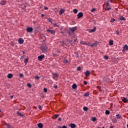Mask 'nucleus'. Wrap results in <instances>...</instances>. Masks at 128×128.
<instances>
[{"mask_svg": "<svg viewBox=\"0 0 128 128\" xmlns=\"http://www.w3.org/2000/svg\"><path fill=\"white\" fill-rule=\"evenodd\" d=\"M40 50L42 52H44V50H48V46H46V44H44L41 46Z\"/></svg>", "mask_w": 128, "mask_h": 128, "instance_id": "obj_1", "label": "nucleus"}, {"mask_svg": "<svg viewBox=\"0 0 128 128\" xmlns=\"http://www.w3.org/2000/svg\"><path fill=\"white\" fill-rule=\"evenodd\" d=\"M52 78H54V80H56V78H58V74L56 73H52Z\"/></svg>", "mask_w": 128, "mask_h": 128, "instance_id": "obj_2", "label": "nucleus"}, {"mask_svg": "<svg viewBox=\"0 0 128 128\" xmlns=\"http://www.w3.org/2000/svg\"><path fill=\"white\" fill-rule=\"evenodd\" d=\"M106 10H112V8L110 7V3L107 2L106 4Z\"/></svg>", "mask_w": 128, "mask_h": 128, "instance_id": "obj_3", "label": "nucleus"}, {"mask_svg": "<svg viewBox=\"0 0 128 128\" xmlns=\"http://www.w3.org/2000/svg\"><path fill=\"white\" fill-rule=\"evenodd\" d=\"M47 32H50L51 34H56V31L54 30H50V29H47L46 30Z\"/></svg>", "mask_w": 128, "mask_h": 128, "instance_id": "obj_4", "label": "nucleus"}, {"mask_svg": "<svg viewBox=\"0 0 128 128\" xmlns=\"http://www.w3.org/2000/svg\"><path fill=\"white\" fill-rule=\"evenodd\" d=\"M44 58V54L40 55L38 56V60L42 62V58Z\"/></svg>", "mask_w": 128, "mask_h": 128, "instance_id": "obj_5", "label": "nucleus"}, {"mask_svg": "<svg viewBox=\"0 0 128 128\" xmlns=\"http://www.w3.org/2000/svg\"><path fill=\"white\" fill-rule=\"evenodd\" d=\"M27 32H32V31L34 30V29L32 28L28 27L26 28Z\"/></svg>", "mask_w": 128, "mask_h": 128, "instance_id": "obj_6", "label": "nucleus"}, {"mask_svg": "<svg viewBox=\"0 0 128 128\" xmlns=\"http://www.w3.org/2000/svg\"><path fill=\"white\" fill-rule=\"evenodd\" d=\"M0 4L2 6H6V0H2L0 1Z\"/></svg>", "mask_w": 128, "mask_h": 128, "instance_id": "obj_7", "label": "nucleus"}, {"mask_svg": "<svg viewBox=\"0 0 128 128\" xmlns=\"http://www.w3.org/2000/svg\"><path fill=\"white\" fill-rule=\"evenodd\" d=\"M83 16H84V14L82 12H80L79 13H78L77 15L78 18H82Z\"/></svg>", "mask_w": 128, "mask_h": 128, "instance_id": "obj_8", "label": "nucleus"}, {"mask_svg": "<svg viewBox=\"0 0 128 128\" xmlns=\"http://www.w3.org/2000/svg\"><path fill=\"white\" fill-rule=\"evenodd\" d=\"M98 42H95L94 43H93L91 45V48H94V46H98Z\"/></svg>", "mask_w": 128, "mask_h": 128, "instance_id": "obj_9", "label": "nucleus"}, {"mask_svg": "<svg viewBox=\"0 0 128 128\" xmlns=\"http://www.w3.org/2000/svg\"><path fill=\"white\" fill-rule=\"evenodd\" d=\"M126 20V18L124 17V16H120V18H118L119 22H122V20Z\"/></svg>", "mask_w": 128, "mask_h": 128, "instance_id": "obj_10", "label": "nucleus"}, {"mask_svg": "<svg viewBox=\"0 0 128 128\" xmlns=\"http://www.w3.org/2000/svg\"><path fill=\"white\" fill-rule=\"evenodd\" d=\"M18 44H24V39L22 38H20L18 40Z\"/></svg>", "mask_w": 128, "mask_h": 128, "instance_id": "obj_11", "label": "nucleus"}, {"mask_svg": "<svg viewBox=\"0 0 128 128\" xmlns=\"http://www.w3.org/2000/svg\"><path fill=\"white\" fill-rule=\"evenodd\" d=\"M70 30L71 32H74L75 30H76V27L70 28Z\"/></svg>", "mask_w": 128, "mask_h": 128, "instance_id": "obj_12", "label": "nucleus"}, {"mask_svg": "<svg viewBox=\"0 0 128 128\" xmlns=\"http://www.w3.org/2000/svg\"><path fill=\"white\" fill-rule=\"evenodd\" d=\"M90 72L86 70V72H84V74L85 76H90Z\"/></svg>", "mask_w": 128, "mask_h": 128, "instance_id": "obj_13", "label": "nucleus"}, {"mask_svg": "<svg viewBox=\"0 0 128 128\" xmlns=\"http://www.w3.org/2000/svg\"><path fill=\"white\" fill-rule=\"evenodd\" d=\"M96 30V27L94 26V29H90L88 30L89 32H94Z\"/></svg>", "mask_w": 128, "mask_h": 128, "instance_id": "obj_14", "label": "nucleus"}, {"mask_svg": "<svg viewBox=\"0 0 128 128\" xmlns=\"http://www.w3.org/2000/svg\"><path fill=\"white\" fill-rule=\"evenodd\" d=\"M37 126H38V128H44V125L42 124V123H38L37 124Z\"/></svg>", "mask_w": 128, "mask_h": 128, "instance_id": "obj_15", "label": "nucleus"}, {"mask_svg": "<svg viewBox=\"0 0 128 128\" xmlns=\"http://www.w3.org/2000/svg\"><path fill=\"white\" fill-rule=\"evenodd\" d=\"M72 88L73 90H76V88H78V86H76V84H73Z\"/></svg>", "mask_w": 128, "mask_h": 128, "instance_id": "obj_16", "label": "nucleus"}, {"mask_svg": "<svg viewBox=\"0 0 128 128\" xmlns=\"http://www.w3.org/2000/svg\"><path fill=\"white\" fill-rule=\"evenodd\" d=\"M12 76H14V75H12V74H8L7 76V78H12Z\"/></svg>", "mask_w": 128, "mask_h": 128, "instance_id": "obj_17", "label": "nucleus"}, {"mask_svg": "<svg viewBox=\"0 0 128 128\" xmlns=\"http://www.w3.org/2000/svg\"><path fill=\"white\" fill-rule=\"evenodd\" d=\"M122 48H124L125 50H128V44H125L124 47H122Z\"/></svg>", "mask_w": 128, "mask_h": 128, "instance_id": "obj_18", "label": "nucleus"}, {"mask_svg": "<svg viewBox=\"0 0 128 128\" xmlns=\"http://www.w3.org/2000/svg\"><path fill=\"white\" fill-rule=\"evenodd\" d=\"M64 9H61L60 10V11L59 14H60V16H62V14H64Z\"/></svg>", "mask_w": 128, "mask_h": 128, "instance_id": "obj_19", "label": "nucleus"}, {"mask_svg": "<svg viewBox=\"0 0 128 128\" xmlns=\"http://www.w3.org/2000/svg\"><path fill=\"white\" fill-rule=\"evenodd\" d=\"M16 114L19 116H24V114H22L20 112L18 111L16 112Z\"/></svg>", "mask_w": 128, "mask_h": 128, "instance_id": "obj_20", "label": "nucleus"}, {"mask_svg": "<svg viewBox=\"0 0 128 128\" xmlns=\"http://www.w3.org/2000/svg\"><path fill=\"white\" fill-rule=\"evenodd\" d=\"M70 126L71 128H76V125L74 124H71Z\"/></svg>", "mask_w": 128, "mask_h": 128, "instance_id": "obj_21", "label": "nucleus"}, {"mask_svg": "<svg viewBox=\"0 0 128 128\" xmlns=\"http://www.w3.org/2000/svg\"><path fill=\"white\" fill-rule=\"evenodd\" d=\"M116 118L117 120H118V118H122V116L120 115V114H116Z\"/></svg>", "mask_w": 128, "mask_h": 128, "instance_id": "obj_22", "label": "nucleus"}, {"mask_svg": "<svg viewBox=\"0 0 128 128\" xmlns=\"http://www.w3.org/2000/svg\"><path fill=\"white\" fill-rule=\"evenodd\" d=\"M109 45H110V46H114V40H110L109 42Z\"/></svg>", "mask_w": 128, "mask_h": 128, "instance_id": "obj_23", "label": "nucleus"}, {"mask_svg": "<svg viewBox=\"0 0 128 128\" xmlns=\"http://www.w3.org/2000/svg\"><path fill=\"white\" fill-rule=\"evenodd\" d=\"M83 110H84V112H88V108L86 106H84L83 108Z\"/></svg>", "mask_w": 128, "mask_h": 128, "instance_id": "obj_24", "label": "nucleus"}, {"mask_svg": "<svg viewBox=\"0 0 128 128\" xmlns=\"http://www.w3.org/2000/svg\"><path fill=\"white\" fill-rule=\"evenodd\" d=\"M28 58H25L24 60V62L25 64H28Z\"/></svg>", "mask_w": 128, "mask_h": 128, "instance_id": "obj_25", "label": "nucleus"}, {"mask_svg": "<svg viewBox=\"0 0 128 128\" xmlns=\"http://www.w3.org/2000/svg\"><path fill=\"white\" fill-rule=\"evenodd\" d=\"M84 96H90V92H87L84 94Z\"/></svg>", "mask_w": 128, "mask_h": 128, "instance_id": "obj_26", "label": "nucleus"}, {"mask_svg": "<svg viewBox=\"0 0 128 128\" xmlns=\"http://www.w3.org/2000/svg\"><path fill=\"white\" fill-rule=\"evenodd\" d=\"M123 102H128V100H126V98H124L122 100Z\"/></svg>", "mask_w": 128, "mask_h": 128, "instance_id": "obj_27", "label": "nucleus"}, {"mask_svg": "<svg viewBox=\"0 0 128 128\" xmlns=\"http://www.w3.org/2000/svg\"><path fill=\"white\" fill-rule=\"evenodd\" d=\"M91 120H92V122H96V117H92L91 118Z\"/></svg>", "mask_w": 128, "mask_h": 128, "instance_id": "obj_28", "label": "nucleus"}, {"mask_svg": "<svg viewBox=\"0 0 128 128\" xmlns=\"http://www.w3.org/2000/svg\"><path fill=\"white\" fill-rule=\"evenodd\" d=\"M106 114H110V112L108 110H106L105 112Z\"/></svg>", "mask_w": 128, "mask_h": 128, "instance_id": "obj_29", "label": "nucleus"}, {"mask_svg": "<svg viewBox=\"0 0 128 128\" xmlns=\"http://www.w3.org/2000/svg\"><path fill=\"white\" fill-rule=\"evenodd\" d=\"M48 20L49 22H51V24H52V18H48Z\"/></svg>", "mask_w": 128, "mask_h": 128, "instance_id": "obj_30", "label": "nucleus"}, {"mask_svg": "<svg viewBox=\"0 0 128 128\" xmlns=\"http://www.w3.org/2000/svg\"><path fill=\"white\" fill-rule=\"evenodd\" d=\"M10 45L12 46H14V43L12 41L10 42Z\"/></svg>", "mask_w": 128, "mask_h": 128, "instance_id": "obj_31", "label": "nucleus"}, {"mask_svg": "<svg viewBox=\"0 0 128 128\" xmlns=\"http://www.w3.org/2000/svg\"><path fill=\"white\" fill-rule=\"evenodd\" d=\"M73 12L74 14H78V10L76 9H74Z\"/></svg>", "mask_w": 128, "mask_h": 128, "instance_id": "obj_32", "label": "nucleus"}, {"mask_svg": "<svg viewBox=\"0 0 128 128\" xmlns=\"http://www.w3.org/2000/svg\"><path fill=\"white\" fill-rule=\"evenodd\" d=\"M104 60H108V56H104Z\"/></svg>", "mask_w": 128, "mask_h": 128, "instance_id": "obj_33", "label": "nucleus"}, {"mask_svg": "<svg viewBox=\"0 0 128 128\" xmlns=\"http://www.w3.org/2000/svg\"><path fill=\"white\" fill-rule=\"evenodd\" d=\"M58 116H60V115H58V114H55L54 116V118H58Z\"/></svg>", "mask_w": 128, "mask_h": 128, "instance_id": "obj_34", "label": "nucleus"}, {"mask_svg": "<svg viewBox=\"0 0 128 128\" xmlns=\"http://www.w3.org/2000/svg\"><path fill=\"white\" fill-rule=\"evenodd\" d=\"M6 126H7V128H12V127L10 126L8 124H5Z\"/></svg>", "mask_w": 128, "mask_h": 128, "instance_id": "obj_35", "label": "nucleus"}, {"mask_svg": "<svg viewBox=\"0 0 128 128\" xmlns=\"http://www.w3.org/2000/svg\"><path fill=\"white\" fill-rule=\"evenodd\" d=\"M27 86H28V88H32V84H30V83H28L27 84Z\"/></svg>", "mask_w": 128, "mask_h": 128, "instance_id": "obj_36", "label": "nucleus"}, {"mask_svg": "<svg viewBox=\"0 0 128 128\" xmlns=\"http://www.w3.org/2000/svg\"><path fill=\"white\" fill-rule=\"evenodd\" d=\"M82 44H84V46H87L88 43L86 42H82Z\"/></svg>", "mask_w": 128, "mask_h": 128, "instance_id": "obj_37", "label": "nucleus"}, {"mask_svg": "<svg viewBox=\"0 0 128 128\" xmlns=\"http://www.w3.org/2000/svg\"><path fill=\"white\" fill-rule=\"evenodd\" d=\"M43 90H44V92H48V89L46 88H44L43 89Z\"/></svg>", "mask_w": 128, "mask_h": 128, "instance_id": "obj_38", "label": "nucleus"}, {"mask_svg": "<svg viewBox=\"0 0 128 128\" xmlns=\"http://www.w3.org/2000/svg\"><path fill=\"white\" fill-rule=\"evenodd\" d=\"M52 24H53V26H57L58 28V26L56 24V23H52Z\"/></svg>", "mask_w": 128, "mask_h": 128, "instance_id": "obj_39", "label": "nucleus"}, {"mask_svg": "<svg viewBox=\"0 0 128 128\" xmlns=\"http://www.w3.org/2000/svg\"><path fill=\"white\" fill-rule=\"evenodd\" d=\"M74 54L76 56V58H78V52H75Z\"/></svg>", "mask_w": 128, "mask_h": 128, "instance_id": "obj_40", "label": "nucleus"}, {"mask_svg": "<svg viewBox=\"0 0 128 128\" xmlns=\"http://www.w3.org/2000/svg\"><path fill=\"white\" fill-rule=\"evenodd\" d=\"M116 21V19L114 18H112L111 20H110V22H115Z\"/></svg>", "mask_w": 128, "mask_h": 128, "instance_id": "obj_41", "label": "nucleus"}, {"mask_svg": "<svg viewBox=\"0 0 128 128\" xmlns=\"http://www.w3.org/2000/svg\"><path fill=\"white\" fill-rule=\"evenodd\" d=\"M19 76H20V78H24V74H19Z\"/></svg>", "mask_w": 128, "mask_h": 128, "instance_id": "obj_42", "label": "nucleus"}, {"mask_svg": "<svg viewBox=\"0 0 128 128\" xmlns=\"http://www.w3.org/2000/svg\"><path fill=\"white\" fill-rule=\"evenodd\" d=\"M68 60H65L64 62V64H68Z\"/></svg>", "mask_w": 128, "mask_h": 128, "instance_id": "obj_43", "label": "nucleus"}, {"mask_svg": "<svg viewBox=\"0 0 128 128\" xmlns=\"http://www.w3.org/2000/svg\"><path fill=\"white\" fill-rule=\"evenodd\" d=\"M84 86H86V84H88V82H86V81H84Z\"/></svg>", "mask_w": 128, "mask_h": 128, "instance_id": "obj_44", "label": "nucleus"}, {"mask_svg": "<svg viewBox=\"0 0 128 128\" xmlns=\"http://www.w3.org/2000/svg\"><path fill=\"white\" fill-rule=\"evenodd\" d=\"M82 70V68H80V67H78V68H77V70H78V71H80V70Z\"/></svg>", "mask_w": 128, "mask_h": 128, "instance_id": "obj_45", "label": "nucleus"}, {"mask_svg": "<svg viewBox=\"0 0 128 128\" xmlns=\"http://www.w3.org/2000/svg\"><path fill=\"white\" fill-rule=\"evenodd\" d=\"M40 78L38 76H35V79H36V80H39Z\"/></svg>", "mask_w": 128, "mask_h": 128, "instance_id": "obj_46", "label": "nucleus"}, {"mask_svg": "<svg viewBox=\"0 0 128 128\" xmlns=\"http://www.w3.org/2000/svg\"><path fill=\"white\" fill-rule=\"evenodd\" d=\"M95 10H96V8H92L91 10V12H94Z\"/></svg>", "mask_w": 128, "mask_h": 128, "instance_id": "obj_47", "label": "nucleus"}, {"mask_svg": "<svg viewBox=\"0 0 128 128\" xmlns=\"http://www.w3.org/2000/svg\"><path fill=\"white\" fill-rule=\"evenodd\" d=\"M54 88H56H56H58V86L57 85H55L54 86Z\"/></svg>", "mask_w": 128, "mask_h": 128, "instance_id": "obj_48", "label": "nucleus"}, {"mask_svg": "<svg viewBox=\"0 0 128 128\" xmlns=\"http://www.w3.org/2000/svg\"><path fill=\"white\" fill-rule=\"evenodd\" d=\"M38 108L39 110H42V106H40V105L38 106Z\"/></svg>", "mask_w": 128, "mask_h": 128, "instance_id": "obj_49", "label": "nucleus"}, {"mask_svg": "<svg viewBox=\"0 0 128 128\" xmlns=\"http://www.w3.org/2000/svg\"><path fill=\"white\" fill-rule=\"evenodd\" d=\"M87 46H92L91 43L87 44Z\"/></svg>", "mask_w": 128, "mask_h": 128, "instance_id": "obj_50", "label": "nucleus"}, {"mask_svg": "<svg viewBox=\"0 0 128 128\" xmlns=\"http://www.w3.org/2000/svg\"><path fill=\"white\" fill-rule=\"evenodd\" d=\"M44 10H48V7H44Z\"/></svg>", "mask_w": 128, "mask_h": 128, "instance_id": "obj_51", "label": "nucleus"}, {"mask_svg": "<svg viewBox=\"0 0 128 128\" xmlns=\"http://www.w3.org/2000/svg\"><path fill=\"white\" fill-rule=\"evenodd\" d=\"M68 32L69 36H72V32H70V31H68Z\"/></svg>", "mask_w": 128, "mask_h": 128, "instance_id": "obj_52", "label": "nucleus"}, {"mask_svg": "<svg viewBox=\"0 0 128 128\" xmlns=\"http://www.w3.org/2000/svg\"><path fill=\"white\" fill-rule=\"evenodd\" d=\"M116 34H118V36H120V32L116 31Z\"/></svg>", "mask_w": 128, "mask_h": 128, "instance_id": "obj_53", "label": "nucleus"}, {"mask_svg": "<svg viewBox=\"0 0 128 128\" xmlns=\"http://www.w3.org/2000/svg\"><path fill=\"white\" fill-rule=\"evenodd\" d=\"M58 122H60V120H62V118H58Z\"/></svg>", "mask_w": 128, "mask_h": 128, "instance_id": "obj_54", "label": "nucleus"}, {"mask_svg": "<svg viewBox=\"0 0 128 128\" xmlns=\"http://www.w3.org/2000/svg\"><path fill=\"white\" fill-rule=\"evenodd\" d=\"M126 50L124 48H123V50H122V52H125Z\"/></svg>", "mask_w": 128, "mask_h": 128, "instance_id": "obj_55", "label": "nucleus"}, {"mask_svg": "<svg viewBox=\"0 0 128 128\" xmlns=\"http://www.w3.org/2000/svg\"><path fill=\"white\" fill-rule=\"evenodd\" d=\"M62 128H66V126H62Z\"/></svg>", "mask_w": 128, "mask_h": 128, "instance_id": "obj_56", "label": "nucleus"}, {"mask_svg": "<svg viewBox=\"0 0 128 128\" xmlns=\"http://www.w3.org/2000/svg\"><path fill=\"white\" fill-rule=\"evenodd\" d=\"M44 14H42V18H44Z\"/></svg>", "mask_w": 128, "mask_h": 128, "instance_id": "obj_57", "label": "nucleus"}, {"mask_svg": "<svg viewBox=\"0 0 128 128\" xmlns=\"http://www.w3.org/2000/svg\"><path fill=\"white\" fill-rule=\"evenodd\" d=\"M110 128H114V126H110Z\"/></svg>", "mask_w": 128, "mask_h": 128, "instance_id": "obj_58", "label": "nucleus"}, {"mask_svg": "<svg viewBox=\"0 0 128 128\" xmlns=\"http://www.w3.org/2000/svg\"><path fill=\"white\" fill-rule=\"evenodd\" d=\"M12 98H14V96H10V98L12 99Z\"/></svg>", "mask_w": 128, "mask_h": 128, "instance_id": "obj_59", "label": "nucleus"}, {"mask_svg": "<svg viewBox=\"0 0 128 128\" xmlns=\"http://www.w3.org/2000/svg\"><path fill=\"white\" fill-rule=\"evenodd\" d=\"M61 34H64V32H61Z\"/></svg>", "mask_w": 128, "mask_h": 128, "instance_id": "obj_60", "label": "nucleus"}, {"mask_svg": "<svg viewBox=\"0 0 128 128\" xmlns=\"http://www.w3.org/2000/svg\"><path fill=\"white\" fill-rule=\"evenodd\" d=\"M74 42H76V40H74Z\"/></svg>", "mask_w": 128, "mask_h": 128, "instance_id": "obj_61", "label": "nucleus"}, {"mask_svg": "<svg viewBox=\"0 0 128 128\" xmlns=\"http://www.w3.org/2000/svg\"><path fill=\"white\" fill-rule=\"evenodd\" d=\"M23 52V54H24V52Z\"/></svg>", "mask_w": 128, "mask_h": 128, "instance_id": "obj_62", "label": "nucleus"}, {"mask_svg": "<svg viewBox=\"0 0 128 128\" xmlns=\"http://www.w3.org/2000/svg\"><path fill=\"white\" fill-rule=\"evenodd\" d=\"M0 112H2V110H0Z\"/></svg>", "mask_w": 128, "mask_h": 128, "instance_id": "obj_63", "label": "nucleus"}, {"mask_svg": "<svg viewBox=\"0 0 128 128\" xmlns=\"http://www.w3.org/2000/svg\"><path fill=\"white\" fill-rule=\"evenodd\" d=\"M110 2H112V0H110Z\"/></svg>", "mask_w": 128, "mask_h": 128, "instance_id": "obj_64", "label": "nucleus"}]
</instances>
